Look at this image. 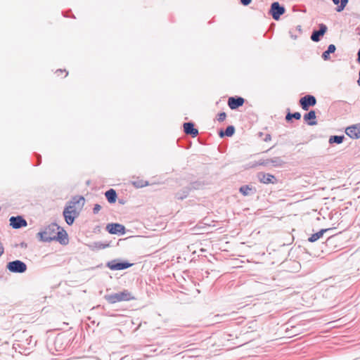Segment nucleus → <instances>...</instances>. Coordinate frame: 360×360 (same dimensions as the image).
<instances>
[{
	"label": "nucleus",
	"instance_id": "1",
	"mask_svg": "<svg viewBox=\"0 0 360 360\" xmlns=\"http://www.w3.org/2000/svg\"><path fill=\"white\" fill-rule=\"evenodd\" d=\"M37 236L44 242L56 240L63 245H68L69 243L68 235L66 231L56 224H49L39 232Z\"/></svg>",
	"mask_w": 360,
	"mask_h": 360
},
{
	"label": "nucleus",
	"instance_id": "2",
	"mask_svg": "<svg viewBox=\"0 0 360 360\" xmlns=\"http://www.w3.org/2000/svg\"><path fill=\"white\" fill-rule=\"evenodd\" d=\"M85 203V199L83 196L77 195L68 202L63 211V216L66 223L72 225L82 211Z\"/></svg>",
	"mask_w": 360,
	"mask_h": 360
},
{
	"label": "nucleus",
	"instance_id": "3",
	"mask_svg": "<svg viewBox=\"0 0 360 360\" xmlns=\"http://www.w3.org/2000/svg\"><path fill=\"white\" fill-rule=\"evenodd\" d=\"M133 299L134 297L132 296L131 293L126 290L122 292H119L105 296V300L110 304H115L117 302L124 301H129Z\"/></svg>",
	"mask_w": 360,
	"mask_h": 360
},
{
	"label": "nucleus",
	"instance_id": "4",
	"mask_svg": "<svg viewBox=\"0 0 360 360\" xmlns=\"http://www.w3.org/2000/svg\"><path fill=\"white\" fill-rule=\"evenodd\" d=\"M6 267L9 271L13 273H24L27 270V265L20 260L8 262Z\"/></svg>",
	"mask_w": 360,
	"mask_h": 360
},
{
	"label": "nucleus",
	"instance_id": "5",
	"mask_svg": "<svg viewBox=\"0 0 360 360\" xmlns=\"http://www.w3.org/2000/svg\"><path fill=\"white\" fill-rule=\"evenodd\" d=\"M285 11V8L280 6L278 2H274L271 4L270 13L274 20H278Z\"/></svg>",
	"mask_w": 360,
	"mask_h": 360
},
{
	"label": "nucleus",
	"instance_id": "6",
	"mask_svg": "<svg viewBox=\"0 0 360 360\" xmlns=\"http://www.w3.org/2000/svg\"><path fill=\"white\" fill-rule=\"evenodd\" d=\"M300 103L303 110H308L310 106L316 105V100L314 96L307 95L300 98Z\"/></svg>",
	"mask_w": 360,
	"mask_h": 360
},
{
	"label": "nucleus",
	"instance_id": "7",
	"mask_svg": "<svg viewBox=\"0 0 360 360\" xmlns=\"http://www.w3.org/2000/svg\"><path fill=\"white\" fill-rule=\"evenodd\" d=\"M133 264L129 262H119L116 260L109 262L107 264L108 267L111 270H122L131 266Z\"/></svg>",
	"mask_w": 360,
	"mask_h": 360
},
{
	"label": "nucleus",
	"instance_id": "8",
	"mask_svg": "<svg viewBox=\"0 0 360 360\" xmlns=\"http://www.w3.org/2000/svg\"><path fill=\"white\" fill-rule=\"evenodd\" d=\"M106 229L111 234H124L125 233L124 226L120 224H109L107 225Z\"/></svg>",
	"mask_w": 360,
	"mask_h": 360
},
{
	"label": "nucleus",
	"instance_id": "9",
	"mask_svg": "<svg viewBox=\"0 0 360 360\" xmlns=\"http://www.w3.org/2000/svg\"><path fill=\"white\" fill-rule=\"evenodd\" d=\"M345 133L352 139L360 138V124H354L348 127L345 130Z\"/></svg>",
	"mask_w": 360,
	"mask_h": 360
},
{
	"label": "nucleus",
	"instance_id": "10",
	"mask_svg": "<svg viewBox=\"0 0 360 360\" xmlns=\"http://www.w3.org/2000/svg\"><path fill=\"white\" fill-rule=\"evenodd\" d=\"M245 100L242 97H230L228 100V105L232 110H235L244 104Z\"/></svg>",
	"mask_w": 360,
	"mask_h": 360
},
{
	"label": "nucleus",
	"instance_id": "11",
	"mask_svg": "<svg viewBox=\"0 0 360 360\" xmlns=\"http://www.w3.org/2000/svg\"><path fill=\"white\" fill-rule=\"evenodd\" d=\"M10 224L14 229H19L27 226V221L21 217H12L10 219Z\"/></svg>",
	"mask_w": 360,
	"mask_h": 360
},
{
	"label": "nucleus",
	"instance_id": "12",
	"mask_svg": "<svg viewBox=\"0 0 360 360\" xmlns=\"http://www.w3.org/2000/svg\"><path fill=\"white\" fill-rule=\"evenodd\" d=\"M184 131L186 134L195 137L198 134V130L194 127V124L191 122H186L184 124Z\"/></svg>",
	"mask_w": 360,
	"mask_h": 360
},
{
	"label": "nucleus",
	"instance_id": "13",
	"mask_svg": "<svg viewBox=\"0 0 360 360\" xmlns=\"http://www.w3.org/2000/svg\"><path fill=\"white\" fill-rule=\"evenodd\" d=\"M327 30V27L323 25V24H321L320 25V30H318V31H314L311 36V39L314 41H319V38L321 36H323L326 32Z\"/></svg>",
	"mask_w": 360,
	"mask_h": 360
},
{
	"label": "nucleus",
	"instance_id": "14",
	"mask_svg": "<svg viewBox=\"0 0 360 360\" xmlns=\"http://www.w3.org/2000/svg\"><path fill=\"white\" fill-rule=\"evenodd\" d=\"M316 112L314 110H311L310 112L304 115V121L307 122L309 125L311 126L316 124L317 122L316 121Z\"/></svg>",
	"mask_w": 360,
	"mask_h": 360
},
{
	"label": "nucleus",
	"instance_id": "15",
	"mask_svg": "<svg viewBox=\"0 0 360 360\" xmlns=\"http://www.w3.org/2000/svg\"><path fill=\"white\" fill-rule=\"evenodd\" d=\"M259 178L260 181L264 184L273 183V180L275 179V176L274 175L264 173L259 174Z\"/></svg>",
	"mask_w": 360,
	"mask_h": 360
},
{
	"label": "nucleus",
	"instance_id": "16",
	"mask_svg": "<svg viewBox=\"0 0 360 360\" xmlns=\"http://www.w3.org/2000/svg\"><path fill=\"white\" fill-rule=\"evenodd\" d=\"M331 229H321V231H319V232L316 233H314L312 234L308 239V240L311 243H314V242H316V240H318L319 238H321L323 235L326 233L328 231L330 230Z\"/></svg>",
	"mask_w": 360,
	"mask_h": 360
},
{
	"label": "nucleus",
	"instance_id": "17",
	"mask_svg": "<svg viewBox=\"0 0 360 360\" xmlns=\"http://www.w3.org/2000/svg\"><path fill=\"white\" fill-rule=\"evenodd\" d=\"M105 195L110 203H114L116 201L117 193L114 189L107 191Z\"/></svg>",
	"mask_w": 360,
	"mask_h": 360
},
{
	"label": "nucleus",
	"instance_id": "18",
	"mask_svg": "<svg viewBox=\"0 0 360 360\" xmlns=\"http://www.w3.org/2000/svg\"><path fill=\"white\" fill-rule=\"evenodd\" d=\"M333 1L338 6L336 8L338 12L343 11L348 3V0H333Z\"/></svg>",
	"mask_w": 360,
	"mask_h": 360
},
{
	"label": "nucleus",
	"instance_id": "19",
	"mask_svg": "<svg viewBox=\"0 0 360 360\" xmlns=\"http://www.w3.org/2000/svg\"><path fill=\"white\" fill-rule=\"evenodd\" d=\"M235 132V128L233 126H229L225 131H223L221 130L219 133V135L221 138L224 137V136H231Z\"/></svg>",
	"mask_w": 360,
	"mask_h": 360
},
{
	"label": "nucleus",
	"instance_id": "20",
	"mask_svg": "<svg viewBox=\"0 0 360 360\" xmlns=\"http://www.w3.org/2000/svg\"><path fill=\"white\" fill-rule=\"evenodd\" d=\"M336 48L333 44H330L328 47L327 51L323 53L322 57L324 60H328L329 58L330 53H334Z\"/></svg>",
	"mask_w": 360,
	"mask_h": 360
},
{
	"label": "nucleus",
	"instance_id": "21",
	"mask_svg": "<svg viewBox=\"0 0 360 360\" xmlns=\"http://www.w3.org/2000/svg\"><path fill=\"white\" fill-rule=\"evenodd\" d=\"M344 136H332L329 139V143H341L343 141Z\"/></svg>",
	"mask_w": 360,
	"mask_h": 360
},
{
	"label": "nucleus",
	"instance_id": "22",
	"mask_svg": "<svg viewBox=\"0 0 360 360\" xmlns=\"http://www.w3.org/2000/svg\"><path fill=\"white\" fill-rule=\"evenodd\" d=\"M252 191V188L249 186H243L240 188V192L243 195H248L250 194V191Z\"/></svg>",
	"mask_w": 360,
	"mask_h": 360
},
{
	"label": "nucleus",
	"instance_id": "23",
	"mask_svg": "<svg viewBox=\"0 0 360 360\" xmlns=\"http://www.w3.org/2000/svg\"><path fill=\"white\" fill-rule=\"evenodd\" d=\"M292 117L296 120H300L301 118V114L298 112L294 113H288L286 115L285 119L286 120H290Z\"/></svg>",
	"mask_w": 360,
	"mask_h": 360
},
{
	"label": "nucleus",
	"instance_id": "24",
	"mask_svg": "<svg viewBox=\"0 0 360 360\" xmlns=\"http://www.w3.org/2000/svg\"><path fill=\"white\" fill-rule=\"evenodd\" d=\"M56 74L57 75L58 77H65L68 76V72L66 70H58L56 72Z\"/></svg>",
	"mask_w": 360,
	"mask_h": 360
},
{
	"label": "nucleus",
	"instance_id": "25",
	"mask_svg": "<svg viewBox=\"0 0 360 360\" xmlns=\"http://www.w3.org/2000/svg\"><path fill=\"white\" fill-rule=\"evenodd\" d=\"M226 117V114L225 112H220L218 115L217 120L219 122H223L224 120H225Z\"/></svg>",
	"mask_w": 360,
	"mask_h": 360
},
{
	"label": "nucleus",
	"instance_id": "26",
	"mask_svg": "<svg viewBox=\"0 0 360 360\" xmlns=\"http://www.w3.org/2000/svg\"><path fill=\"white\" fill-rule=\"evenodd\" d=\"M101 209V206L98 204H96L94 207V213L97 214Z\"/></svg>",
	"mask_w": 360,
	"mask_h": 360
},
{
	"label": "nucleus",
	"instance_id": "27",
	"mask_svg": "<svg viewBox=\"0 0 360 360\" xmlns=\"http://www.w3.org/2000/svg\"><path fill=\"white\" fill-rule=\"evenodd\" d=\"M252 0H240V2L244 6H248L251 3Z\"/></svg>",
	"mask_w": 360,
	"mask_h": 360
},
{
	"label": "nucleus",
	"instance_id": "28",
	"mask_svg": "<svg viewBox=\"0 0 360 360\" xmlns=\"http://www.w3.org/2000/svg\"><path fill=\"white\" fill-rule=\"evenodd\" d=\"M188 194V191H186L184 196L177 195V198L180 200H183L184 198H186Z\"/></svg>",
	"mask_w": 360,
	"mask_h": 360
},
{
	"label": "nucleus",
	"instance_id": "29",
	"mask_svg": "<svg viewBox=\"0 0 360 360\" xmlns=\"http://www.w3.org/2000/svg\"><path fill=\"white\" fill-rule=\"evenodd\" d=\"M4 248L1 243L0 242V256H1L4 254Z\"/></svg>",
	"mask_w": 360,
	"mask_h": 360
},
{
	"label": "nucleus",
	"instance_id": "30",
	"mask_svg": "<svg viewBox=\"0 0 360 360\" xmlns=\"http://www.w3.org/2000/svg\"><path fill=\"white\" fill-rule=\"evenodd\" d=\"M271 139V135L267 134L264 139L266 141H270Z\"/></svg>",
	"mask_w": 360,
	"mask_h": 360
},
{
	"label": "nucleus",
	"instance_id": "31",
	"mask_svg": "<svg viewBox=\"0 0 360 360\" xmlns=\"http://www.w3.org/2000/svg\"><path fill=\"white\" fill-rule=\"evenodd\" d=\"M358 61L360 63V49L359 50V52H358Z\"/></svg>",
	"mask_w": 360,
	"mask_h": 360
},
{
	"label": "nucleus",
	"instance_id": "32",
	"mask_svg": "<svg viewBox=\"0 0 360 360\" xmlns=\"http://www.w3.org/2000/svg\"><path fill=\"white\" fill-rule=\"evenodd\" d=\"M357 82H358V84L360 86V70H359V77Z\"/></svg>",
	"mask_w": 360,
	"mask_h": 360
}]
</instances>
